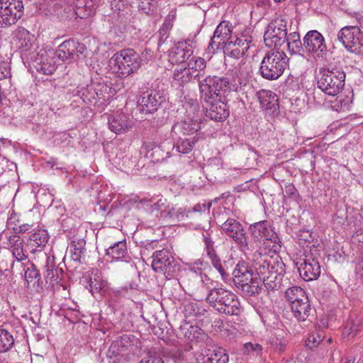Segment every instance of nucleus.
<instances>
[{"label": "nucleus", "instance_id": "f257e3e1", "mask_svg": "<svg viewBox=\"0 0 363 363\" xmlns=\"http://www.w3.org/2000/svg\"><path fill=\"white\" fill-rule=\"evenodd\" d=\"M250 257L253 262V267L268 291L279 290L285 274V264L278 256L274 257L256 250Z\"/></svg>", "mask_w": 363, "mask_h": 363}, {"label": "nucleus", "instance_id": "f03ea898", "mask_svg": "<svg viewBox=\"0 0 363 363\" xmlns=\"http://www.w3.org/2000/svg\"><path fill=\"white\" fill-rule=\"evenodd\" d=\"M206 301L216 311L229 315L240 313V303L235 294L223 287H215L209 291Z\"/></svg>", "mask_w": 363, "mask_h": 363}, {"label": "nucleus", "instance_id": "7ed1b4c3", "mask_svg": "<svg viewBox=\"0 0 363 363\" xmlns=\"http://www.w3.org/2000/svg\"><path fill=\"white\" fill-rule=\"evenodd\" d=\"M287 62L288 57L284 51L277 48L271 50L265 54L261 62L259 73L266 79H277L284 73Z\"/></svg>", "mask_w": 363, "mask_h": 363}, {"label": "nucleus", "instance_id": "20e7f679", "mask_svg": "<svg viewBox=\"0 0 363 363\" xmlns=\"http://www.w3.org/2000/svg\"><path fill=\"white\" fill-rule=\"evenodd\" d=\"M249 232L252 239L255 242H262V247L258 250L262 252V248L269 252H276L281 247L280 240L277 234L268 220H262L251 224L249 227Z\"/></svg>", "mask_w": 363, "mask_h": 363}, {"label": "nucleus", "instance_id": "39448f33", "mask_svg": "<svg viewBox=\"0 0 363 363\" xmlns=\"http://www.w3.org/2000/svg\"><path fill=\"white\" fill-rule=\"evenodd\" d=\"M235 284L245 296H251L259 293L260 279L244 262H239L233 272Z\"/></svg>", "mask_w": 363, "mask_h": 363}, {"label": "nucleus", "instance_id": "423d86ee", "mask_svg": "<svg viewBox=\"0 0 363 363\" xmlns=\"http://www.w3.org/2000/svg\"><path fill=\"white\" fill-rule=\"evenodd\" d=\"M110 65L118 76L125 77L138 71L141 66V60L133 49H125L113 55L110 60Z\"/></svg>", "mask_w": 363, "mask_h": 363}, {"label": "nucleus", "instance_id": "0eeeda50", "mask_svg": "<svg viewBox=\"0 0 363 363\" xmlns=\"http://www.w3.org/2000/svg\"><path fill=\"white\" fill-rule=\"evenodd\" d=\"M345 74L340 68L320 69L317 77L318 87L330 96H336L345 86Z\"/></svg>", "mask_w": 363, "mask_h": 363}, {"label": "nucleus", "instance_id": "6e6552de", "mask_svg": "<svg viewBox=\"0 0 363 363\" xmlns=\"http://www.w3.org/2000/svg\"><path fill=\"white\" fill-rule=\"evenodd\" d=\"M201 99L206 103L221 99L230 89L228 79L217 76H208L199 80Z\"/></svg>", "mask_w": 363, "mask_h": 363}, {"label": "nucleus", "instance_id": "1a4fd4ad", "mask_svg": "<svg viewBox=\"0 0 363 363\" xmlns=\"http://www.w3.org/2000/svg\"><path fill=\"white\" fill-rule=\"evenodd\" d=\"M114 94L112 89L104 83L92 82L86 86L77 87L76 94L87 104H101Z\"/></svg>", "mask_w": 363, "mask_h": 363}, {"label": "nucleus", "instance_id": "9d476101", "mask_svg": "<svg viewBox=\"0 0 363 363\" xmlns=\"http://www.w3.org/2000/svg\"><path fill=\"white\" fill-rule=\"evenodd\" d=\"M222 231L236 242L247 256L253 254V250L247 243V238L242 225L234 218L227 219L220 226Z\"/></svg>", "mask_w": 363, "mask_h": 363}, {"label": "nucleus", "instance_id": "9b49d317", "mask_svg": "<svg viewBox=\"0 0 363 363\" xmlns=\"http://www.w3.org/2000/svg\"><path fill=\"white\" fill-rule=\"evenodd\" d=\"M152 267L168 279L174 277L179 270V264L169 251L163 249L154 252Z\"/></svg>", "mask_w": 363, "mask_h": 363}, {"label": "nucleus", "instance_id": "f8f14e48", "mask_svg": "<svg viewBox=\"0 0 363 363\" xmlns=\"http://www.w3.org/2000/svg\"><path fill=\"white\" fill-rule=\"evenodd\" d=\"M23 14V2L20 0H0V28L15 24Z\"/></svg>", "mask_w": 363, "mask_h": 363}, {"label": "nucleus", "instance_id": "ddd939ff", "mask_svg": "<svg viewBox=\"0 0 363 363\" xmlns=\"http://www.w3.org/2000/svg\"><path fill=\"white\" fill-rule=\"evenodd\" d=\"M286 38V22L283 18H275L267 26L264 34V41L269 47L281 46Z\"/></svg>", "mask_w": 363, "mask_h": 363}, {"label": "nucleus", "instance_id": "4468645a", "mask_svg": "<svg viewBox=\"0 0 363 363\" xmlns=\"http://www.w3.org/2000/svg\"><path fill=\"white\" fill-rule=\"evenodd\" d=\"M140 203L150 207L152 213L159 212L160 216L163 218L175 216L177 219H181L184 216L182 208H179L175 213L173 205L167 203V199L162 195L144 198L140 201Z\"/></svg>", "mask_w": 363, "mask_h": 363}, {"label": "nucleus", "instance_id": "2eb2a0df", "mask_svg": "<svg viewBox=\"0 0 363 363\" xmlns=\"http://www.w3.org/2000/svg\"><path fill=\"white\" fill-rule=\"evenodd\" d=\"M304 52L314 57L323 58L327 53V45L323 35L318 30L306 33L303 39Z\"/></svg>", "mask_w": 363, "mask_h": 363}, {"label": "nucleus", "instance_id": "dca6fc26", "mask_svg": "<svg viewBox=\"0 0 363 363\" xmlns=\"http://www.w3.org/2000/svg\"><path fill=\"white\" fill-rule=\"evenodd\" d=\"M337 38L349 51L354 52L363 46L362 35L357 26H347L340 30Z\"/></svg>", "mask_w": 363, "mask_h": 363}, {"label": "nucleus", "instance_id": "f3484780", "mask_svg": "<svg viewBox=\"0 0 363 363\" xmlns=\"http://www.w3.org/2000/svg\"><path fill=\"white\" fill-rule=\"evenodd\" d=\"M186 109L187 113L186 118L180 123L176 125L175 128H179L184 134H194L201 128L199 107L195 102L186 107Z\"/></svg>", "mask_w": 363, "mask_h": 363}, {"label": "nucleus", "instance_id": "a211bd4d", "mask_svg": "<svg viewBox=\"0 0 363 363\" xmlns=\"http://www.w3.org/2000/svg\"><path fill=\"white\" fill-rule=\"evenodd\" d=\"M232 26L230 22L223 21L216 28L213 36L208 46V50L214 52L216 50L224 49L232 36Z\"/></svg>", "mask_w": 363, "mask_h": 363}, {"label": "nucleus", "instance_id": "6ab92c4d", "mask_svg": "<svg viewBox=\"0 0 363 363\" xmlns=\"http://www.w3.org/2000/svg\"><path fill=\"white\" fill-rule=\"evenodd\" d=\"M252 38L249 32L245 30L240 36L236 37L234 40L232 39L223 49L224 52L233 57L240 58L242 57L250 48Z\"/></svg>", "mask_w": 363, "mask_h": 363}, {"label": "nucleus", "instance_id": "aec40b11", "mask_svg": "<svg viewBox=\"0 0 363 363\" xmlns=\"http://www.w3.org/2000/svg\"><path fill=\"white\" fill-rule=\"evenodd\" d=\"M101 2L94 0H77L74 6H69L65 10L66 12L72 11V13L68 15L70 18H87L95 13L96 8Z\"/></svg>", "mask_w": 363, "mask_h": 363}, {"label": "nucleus", "instance_id": "412c9836", "mask_svg": "<svg viewBox=\"0 0 363 363\" xmlns=\"http://www.w3.org/2000/svg\"><path fill=\"white\" fill-rule=\"evenodd\" d=\"M300 276L306 281L316 279L320 274V266L317 259L306 256L296 263Z\"/></svg>", "mask_w": 363, "mask_h": 363}, {"label": "nucleus", "instance_id": "4be33fe9", "mask_svg": "<svg viewBox=\"0 0 363 363\" xmlns=\"http://www.w3.org/2000/svg\"><path fill=\"white\" fill-rule=\"evenodd\" d=\"M193 55L192 47L186 41L177 43L168 55L171 64H181L188 60Z\"/></svg>", "mask_w": 363, "mask_h": 363}, {"label": "nucleus", "instance_id": "5701e85b", "mask_svg": "<svg viewBox=\"0 0 363 363\" xmlns=\"http://www.w3.org/2000/svg\"><path fill=\"white\" fill-rule=\"evenodd\" d=\"M162 101L159 93L150 91L144 92L138 99V103L140 111L150 113L157 111Z\"/></svg>", "mask_w": 363, "mask_h": 363}, {"label": "nucleus", "instance_id": "b1692460", "mask_svg": "<svg viewBox=\"0 0 363 363\" xmlns=\"http://www.w3.org/2000/svg\"><path fill=\"white\" fill-rule=\"evenodd\" d=\"M108 126L116 134H123L132 128L133 123L124 113H116L108 118Z\"/></svg>", "mask_w": 363, "mask_h": 363}, {"label": "nucleus", "instance_id": "393cba45", "mask_svg": "<svg viewBox=\"0 0 363 363\" xmlns=\"http://www.w3.org/2000/svg\"><path fill=\"white\" fill-rule=\"evenodd\" d=\"M211 105L206 111V116L215 121H223L229 116L227 104L221 99L211 101Z\"/></svg>", "mask_w": 363, "mask_h": 363}, {"label": "nucleus", "instance_id": "a878e982", "mask_svg": "<svg viewBox=\"0 0 363 363\" xmlns=\"http://www.w3.org/2000/svg\"><path fill=\"white\" fill-rule=\"evenodd\" d=\"M49 235L45 229L40 228L34 230L27 240V247L33 253L39 248L41 250L47 244Z\"/></svg>", "mask_w": 363, "mask_h": 363}, {"label": "nucleus", "instance_id": "bb28decb", "mask_svg": "<svg viewBox=\"0 0 363 363\" xmlns=\"http://www.w3.org/2000/svg\"><path fill=\"white\" fill-rule=\"evenodd\" d=\"M183 313L185 321L191 323L202 321L207 314V311L199 303L189 302L184 305Z\"/></svg>", "mask_w": 363, "mask_h": 363}, {"label": "nucleus", "instance_id": "cd10ccee", "mask_svg": "<svg viewBox=\"0 0 363 363\" xmlns=\"http://www.w3.org/2000/svg\"><path fill=\"white\" fill-rule=\"evenodd\" d=\"M8 247L13 257L19 262L27 259L26 251L24 250V241L17 234L11 235L8 238Z\"/></svg>", "mask_w": 363, "mask_h": 363}, {"label": "nucleus", "instance_id": "c85d7f7f", "mask_svg": "<svg viewBox=\"0 0 363 363\" xmlns=\"http://www.w3.org/2000/svg\"><path fill=\"white\" fill-rule=\"evenodd\" d=\"M258 99L261 107L264 111L274 112L279 108L277 95L270 90H261L258 92Z\"/></svg>", "mask_w": 363, "mask_h": 363}, {"label": "nucleus", "instance_id": "c756f323", "mask_svg": "<svg viewBox=\"0 0 363 363\" xmlns=\"http://www.w3.org/2000/svg\"><path fill=\"white\" fill-rule=\"evenodd\" d=\"M106 255L115 260L128 261L129 259L125 239L118 241L106 249Z\"/></svg>", "mask_w": 363, "mask_h": 363}, {"label": "nucleus", "instance_id": "7c9ffc66", "mask_svg": "<svg viewBox=\"0 0 363 363\" xmlns=\"http://www.w3.org/2000/svg\"><path fill=\"white\" fill-rule=\"evenodd\" d=\"M54 52H44L38 55L37 60H39V65L37 70L44 74H51L56 69L55 61L54 60Z\"/></svg>", "mask_w": 363, "mask_h": 363}, {"label": "nucleus", "instance_id": "2f4dec72", "mask_svg": "<svg viewBox=\"0 0 363 363\" xmlns=\"http://www.w3.org/2000/svg\"><path fill=\"white\" fill-rule=\"evenodd\" d=\"M363 328V315L352 313L350 314L344 328L343 335L355 336Z\"/></svg>", "mask_w": 363, "mask_h": 363}, {"label": "nucleus", "instance_id": "473e14b6", "mask_svg": "<svg viewBox=\"0 0 363 363\" xmlns=\"http://www.w3.org/2000/svg\"><path fill=\"white\" fill-rule=\"evenodd\" d=\"M204 241L206 245V254L210 259L212 265L219 272L222 278L225 279V277H228V274L223 267L220 259L216 254V252L213 247L212 240L208 238H205Z\"/></svg>", "mask_w": 363, "mask_h": 363}, {"label": "nucleus", "instance_id": "72a5a7b5", "mask_svg": "<svg viewBox=\"0 0 363 363\" xmlns=\"http://www.w3.org/2000/svg\"><path fill=\"white\" fill-rule=\"evenodd\" d=\"M290 308L294 317L298 321H305L311 311L308 298L291 304Z\"/></svg>", "mask_w": 363, "mask_h": 363}, {"label": "nucleus", "instance_id": "f704fd0d", "mask_svg": "<svg viewBox=\"0 0 363 363\" xmlns=\"http://www.w3.org/2000/svg\"><path fill=\"white\" fill-rule=\"evenodd\" d=\"M107 282L104 279L102 273L98 269H92L89 276V289L90 292H99L106 286Z\"/></svg>", "mask_w": 363, "mask_h": 363}, {"label": "nucleus", "instance_id": "c9c22d12", "mask_svg": "<svg viewBox=\"0 0 363 363\" xmlns=\"http://www.w3.org/2000/svg\"><path fill=\"white\" fill-rule=\"evenodd\" d=\"M180 330L184 337L191 341L203 340L206 337V335L199 326L193 325L189 322L181 325Z\"/></svg>", "mask_w": 363, "mask_h": 363}, {"label": "nucleus", "instance_id": "e433bc0d", "mask_svg": "<svg viewBox=\"0 0 363 363\" xmlns=\"http://www.w3.org/2000/svg\"><path fill=\"white\" fill-rule=\"evenodd\" d=\"M191 79L199 80V74H194L191 71H189L186 67L179 69H175L173 73V81L177 82L179 86L189 82Z\"/></svg>", "mask_w": 363, "mask_h": 363}, {"label": "nucleus", "instance_id": "4c0bfd02", "mask_svg": "<svg viewBox=\"0 0 363 363\" xmlns=\"http://www.w3.org/2000/svg\"><path fill=\"white\" fill-rule=\"evenodd\" d=\"M21 265L23 268V277L28 285L33 284V286L35 284L38 285L40 277L35 265L30 262L21 264Z\"/></svg>", "mask_w": 363, "mask_h": 363}, {"label": "nucleus", "instance_id": "58836bf2", "mask_svg": "<svg viewBox=\"0 0 363 363\" xmlns=\"http://www.w3.org/2000/svg\"><path fill=\"white\" fill-rule=\"evenodd\" d=\"M251 73V67L249 64L246 62H242L239 64V66L235 68V77L238 79V84H235L233 86L235 90H238L239 86L242 87V86L246 85L248 77H250Z\"/></svg>", "mask_w": 363, "mask_h": 363}, {"label": "nucleus", "instance_id": "ea45409f", "mask_svg": "<svg viewBox=\"0 0 363 363\" xmlns=\"http://www.w3.org/2000/svg\"><path fill=\"white\" fill-rule=\"evenodd\" d=\"M46 265H45V280L46 282L57 281L60 275L62 274V269H57L54 264V257L46 256Z\"/></svg>", "mask_w": 363, "mask_h": 363}, {"label": "nucleus", "instance_id": "a19ab883", "mask_svg": "<svg viewBox=\"0 0 363 363\" xmlns=\"http://www.w3.org/2000/svg\"><path fill=\"white\" fill-rule=\"evenodd\" d=\"M16 38L18 40L19 48L26 51L30 49L35 41L34 35L23 28L18 29Z\"/></svg>", "mask_w": 363, "mask_h": 363}, {"label": "nucleus", "instance_id": "79ce46f5", "mask_svg": "<svg viewBox=\"0 0 363 363\" xmlns=\"http://www.w3.org/2000/svg\"><path fill=\"white\" fill-rule=\"evenodd\" d=\"M74 45L73 40L64 41L59 45L57 50L54 53L55 55L62 61L70 59L74 55L73 52Z\"/></svg>", "mask_w": 363, "mask_h": 363}, {"label": "nucleus", "instance_id": "37998d69", "mask_svg": "<svg viewBox=\"0 0 363 363\" xmlns=\"http://www.w3.org/2000/svg\"><path fill=\"white\" fill-rule=\"evenodd\" d=\"M285 298L289 301L290 307L291 304L300 302L308 298L304 290L300 286H294L285 291Z\"/></svg>", "mask_w": 363, "mask_h": 363}, {"label": "nucleus", "instance_id": "c03bdc74", "mask_svg": "<svg viewBox=\"0 0 363 363\" xmlns=\"http://www.w3.org/2000/svg\"><path fill=\"white\" fill-rule=\"evenodd\" d=\"M198 140V135L191 138L180 139L174 145V149L179 153L188 154L192 150Z\"/></svg>", "mask_w": 363, "mask_h": 363}, {"label": "nucleus", "instance_id": "a18cd8bd", "mask_svg": "<svg viewBox=\"0 0 363 363\" xmlns=\"http://www.w3.org/2000/svg\"><path fill=\"white\" fill-rule=\"evenodd\" d=\"M85 241L79 240L78 241H72L69 249L70 256L72 260L78 262L85 252Z\"/></svg>", "mask_w": 363, "mask_h": 363}, {"label": "nucleus", "instance_id": "49530a36", "mask_svg": "<svg viewBox=\"0 0 363 363\" xmlns=\"http://www.w3.org/2000/svg\"><path fill=\"white\" fill-rule=\"evenodd\" d=\"M14 343L13 335L8 330L0 328V353L10 350Z\"/></svg>", "mask_w": 363, "mask_h": 363}, {"label": "nucleus", "instance_id": "de8ad7c7", "mask_svg": "<svg viewBox=\"0 0 363 363\" xmlns=\"http://www.w3.org/2000/svg\"><path fill=\"white\" fill-rule=\"evenodd\" d=\"M206 67V62L202 57H193L191 59H189L187 62V68L189 69V71H191L194 74H199V79L203 74L201 72L204 70Z\"/></svg>", "mask_w": 363, "mask_h": 363}, {"label": "nucleus", "instance_id": "09e8293b", "mask_svg": "<svg viewBox=\"0 0 363 363\" xmlns=\"http://www.w3.org/2000/svg\"><path fill=\"white\" fill-rule=\"evenodd\" d=\"M228 361L229 357L225 350L219 347L209 352L207 363H228Z\"/></svg>", "mask_w": 363, "mask_h": 363}, {"label": "nucleus", "instance_id": "8fccbe9b", "mask_svg": "<svg viewBox=\"0 0 363 363\" xmlns=\"http://www.w3.org/2000/svg\"><path fill=\"white\" fill-rule=\"evenodd\" d=\"M176 16L177 14L175 11H171L166 16L165 20L159 30V34L160 35V40H161L163 37H167L168 32L173 26V23L176 19Z\"/></svg>", "mask_w": 363, "mask_h": 363}, {"label": "nucleus", "instance_id": "3c124183", "mask_svg": "<svg viewBox=\"0 0 363 363\" xmlns=\"http://www.w3.org/2000/svg\"><path fill=\"white\" fill-rule=\"evenodd\" d=\"M272 349L276 352H282L286 345V340L279 336H272L269 341Z\"/></svg>", "mask_w": 363, "mask_h": 363}, {"label": "nucleus", "instance_id": "603ef678", "mask_svg": "<svg viewBox=\"0 0 363 363\" xmlns=\"http://www.w3.org/2000/svg\"><path fill=\"white\" fill-rule=\"evenodd\" d=\"M155 0H139V9L147 14L152 13L155 10Z\"/></svg>", "mask_w": 363, "mask_h": 363}, {"label": "nucleus", "instance_id": "864d4df0", "mask_svg": "<svg viewBox=\"0 0 363 363\" xmlns=\"http://www.w3.org/2000/svg\"><path fill=\"white\" fill-rule=\"evenodd\" d=\"M288 50L293 55H301V52H304L303 42L298 41H289L287 42Z\"/></svg>", "mask_w": 363, "mask_h": 363}, {"label": "nucleus", "instance_id": "5fc2aeb1", "mask_svg": "<svg viewBox=\"0 0 363 363\" xmlns=\"http://www.w3.org/2000/svg\"><path fill=\"white\" fill-rule=\"evenodd\" d=\"M130 344V337L128 335H123L120 340H118L112 344L111 347H118V352H123L125 347H128Z\"/></svg>", "mask_w": 363, "mask_h": 363}, {"label": "nucleus", "instance_id": "6e6d98bb", "mask_svg": "<svg viewBox=\"0 0 363 363\" xmlns=\"http://www.w3.org/2000/svg\"><path fill=\"white\" fill-rule=\"evenodd\" d=\"M194 357L196 363H207L209 352H207L206 350L199 351L195 353Z\"/></svg>", "mask_w": 363, "mask_h": 363}, {"label": "nucleus", "instance_id": "4d7b16f0", "mask_svg": "<svg viewBox=\"0 0 363 363\" xmlns=\"http://www.w3.org/2000/svg\"><path fill=\"white\" fill-rule=\"evenodd\" d=\"M74 46L73 48V52L74 55L83 54L84 51L86 50V46L82 43L74 40Z\"/></svg>", "mask_w": 363, "mask_h": 363}, {"label": "nucleus", "instance_id": "13d9d810", "mask_svg": "<svg viewBox=\"0 0 363 363\" xmlns=\"http://www.w3.org/2000/svg\"><path fill=\"white\" fill-rule=\"evenodd\" d=\"M10 76V69L8 67V65L4 62L0 65V79H5Z\"/></svg>", "mask_w": 363, "mask_h": 363}, {"label": "nucleus", "instance_id": "bf43d9fd", "mask_svg": "<svg viewBox=\"0 0 363 363\" xmlns=\"http://www.w3.org/2000/svg\"><path fill=\"white\" fill-rule=\"evenodd\" d=\"M139 363H164L160 357L148 356L146 359H142Z\"/></svg>", "mask_w": 363, "mask_h": 363}, {"label": "nucleus", "instance_id": "052dcab7", "mask_svg": "<svg viewBox=\"0 0 363 363\" xmlns=\"http://www.w3.org/2000/svg\"><path fill=\"white\" fill-rule=\"evenodd\" d=\"M318 340H316L314 335H311L308 337V345L311 347H315L322 340V336L318 335Z\"/></svg>", "mask_w": 363, "mask_h": 363}, {"label": "nucleus", "instance_id": "680f3d73", "mask_svg": "<svg viewBox=\"0 0 363 363\" xmlns=\"http://www.w3.org/2000/svg\"><path fill=\"white\" fill-rule=\"evenodd\" d=\"M355 273L357 278L363 282V260L357 265Z\"/></svg>", "mask_w": 363, "mask_h": 363}, {"label": "nucleus", "instance_id": "e2e57ef3", "mask_svg": "<svg viewBox=\"0 0 363 363\" xmlns=\"http://www.w3.org/2000/svg\"><path fill=\"white\" fill-rule=\"evenodd\" d=\"M12 228L15 232H17L18 233H24L27 230H29L30 225L28 224H23V225H20L18 226H14Z\"/></svg>", "mask_w": 363, "mask_h": 363}, {"label": "nucleus", "instance_id": "0e129e2a", "mask_svg": "<svg viewBox=\"0 0 363 363\" xmlns=\"http://www.w3.org/2000/svg\"><path fill=\"white\" fill-rule=\"evenodd\" d=\"M286 40L287 42L293 41V40L294 41L301 40L300 35H299L298 33H297V32L291 33H289V35L288 36L286 35Z\"/></svg>", "mask_w": 363, "mask_h": 363}, {"label": "nucleus", "instance_id": "69168bd1", "mask_svg": "<svg viewBox=\"0 0 363 363\" xmlns=\"http://www.w3.org/2000/svg\"><path fill=\"white\" fill-rule=\"evenodd\" d=\"M152 51L151 50H145L144 52H143L142 53V60H140L141 61L145 60L146 61L149 60L150 59H151L152 57Z\"/></svg>", "mask_w": 363, "mask_h": 363}, {"label": "nucleus", "instance_id": "338daca9", "mask_svg": "<svg viewBox=\"0 0 363 363\" xmlns=\"http://www.w3.org/2000/svg\"><path fill=\"white\" fill-rule=\"evenodd\" d=\"M9 270V264L5 262L4 260L0 262V277L3 274L4 272Z\"/></svg>", "mask_w": 363, "mask_h": 363}, {"label": "nucleus", "instance_id": "774afa93", "mask_svg": "<svg viewBox=\"0 0 363 363\" xmlns=\"http://www.w3.org/2000/svg\"><path fill=\"white\" fill-rule=\"evenodd\" d=\"M354 359H350L347 357H342L340 363H354Z\"/></svg>", "mask_w": 363, "mask_h": 363}]
</instances>
